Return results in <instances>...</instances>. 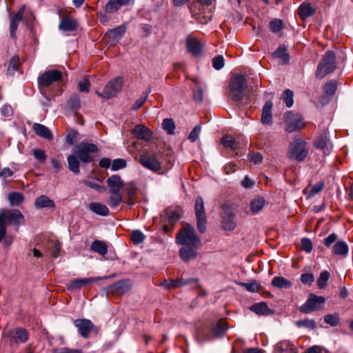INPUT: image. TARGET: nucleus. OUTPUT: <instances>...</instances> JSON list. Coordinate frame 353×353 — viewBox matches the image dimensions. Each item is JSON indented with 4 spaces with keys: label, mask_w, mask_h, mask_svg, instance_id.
Returning a JSON list of instances; mask_svg holds the SVG:
<instances>
[{
    "label": "nucleus",
    "mask_w": 353,
    "mask_h": 353,
    "mask_svg": "<svg viewBox=\"0 0 353 353\" xmlns=\"http://www.w3.org/2000/svg\"><path fill=\"white\" fill-rule=\"evenodd\" d=\"M248 87V81L242 74H234L230 80V97L232 101L237 102L243 99L244 91Z\"/></svg>",
    "instance_id": "1"
},
{
    "label": "nucleus",
    "mask_w": 353,
    "mask_h": 353,
    "mask_svg": "<svg viewBox=\"0 0 353 353\" xmlns=\"http://www.w3.org/2000/svg\"><path fill=\"white\" fill-rule=\"evenodd\" d=\"M176 241L183 246H193L199 248L201 244V240L196 235L194 228L186 223L176 235Z\"/></svg>",
    "instance_id": "2"
},
{
    "label": "nucleus",
    "mask_w": 353,
    "mask_h": 353,
    "mask_svg": "<svg viewBox=\"0 0 353 353\" xmlns=\"http://www.w3.org/2000/svg\"><path fill=\"white\" fill-rule=\"evenodd\" d=\"M336 68V56L333 51L327 50L318 64L316 77L323 79Z\"/></svg>",
    "instance_id": "3"
},
{
    "label": "nucleus",
    "mask_w": 353,
    "mask_h": 353,
    "mask_svg": "<svg viewBox=\"0 0 353 353\" xmlns=\"http://www.w3.org/2000/svg\"><path fill=\"white\" fill-rule=\"evenodd\" d=\"M307 143L301 137L296 136L290 143L288 157L298 162H302L308 154Z\"/></svg>",
    "instance_id": "4"
},
{
    "label": "nucleus",
    "mask_w": 353,
    "mask_h": 353,
    "mask_svg": "<svg viewBox=\"0 0 353 353\" xmlns=\"http://www.w3.org/2000/svg\"><path fill=\"white\" fill-rule=\"evenodd\" d=\"M98 151V148L95 144L81 141L75 146L73 152L81 162L87 163L94 161V159L91 154L97 153Z\"/></svg>",
    "instance_id": "5"
},
{
    "label": "nucleus",
    "mask_w": 353,
    "mask_h": 353,
    "mask_svg": "<svg viewBox=\"0 0 353 353\" xmlns=\"http://www.w3.org/2000/svg\"><path fill=\"white\" fill-rule=\"evenodd\" d=\"M123 85V77H117L106 84L103 89V93L97 91L96 94L101 98L110 99L116 97L119 92H121Z\"/></svg>",
    "instance_id": "6"
},
{
    "label": "nucleus",
    "mask_w": 353,
    "mask_h": 353,
    "mask_svg": "<svg viewBox=\"0 0 353 353\" xmlns=\"http://www.w3.org/2000/svg\"><path fill=\"white\" fill-rule=\"evenodd\" d=\"M0 216L2 217L3 221L6 224L14 226L16 231H18L21 225L25 222L23 214L16 209H2L0 210Z\"/></svg>",
    "instance_id": "7"
},
{
    "label": "nucleus",
    "mask_w": 353,
    "mask_h": 353,
    "mask_svg": "<svg viewBox=\"0 0 353 353\" xmlns=\"http://www.w3.org/2000/svg\"><path fill=\"white\" fill-rule=\"evenodd\" d=\"M227 323L224 321H219L212 329L210 334H203L199 332L196 339L198 343H203L205 341L212 340L214 338L221 337L225 335L228 330Z\"/></svg>",
    "instance_id": "8"
},
{
    "label": "nucleus",
    "mask_w": 353,
    "mask_h": 353,
    "mask_svg": "<svg viewBox=\"0 0 353 353\" xmlns=\"http://www.w3.org/2000/svg\"><path fill=\"white\" fill-rule=\"evenodd\" d=\"M194 212L196 219V228L200 233L206 232V214L204 208V202L201 196H198L195 201Z\"/></svg>",
    "instance_id": "9"
},
{
    "label": "nucleus",
    "mask_w": 353,
    "mask_h": 353,
    "mask_svg": "<svg viewBox=\"0 0 353 353\" xmlns=\"http://www.w3.org/2000/svg\"><path fill=\"white\" fill-rule=\"evenodd\" d=\"M284 120L287 123L285 130L288 132L292 133L300 130L305 127L303 118L299 114H294L291 111H288L284 115Z\"/></svg>",
    "instance_id": "10"
},
{
    "label": "nucleus",
    "mask_w": 353,
    "mask_h": 353,
    "mask_svg": "<svg viewBox=\"0 0 353 353\" xmlns=\"http://www.w3.org/2000/svg\"><path fill=\"white\" fill-rule=\"evenodd\" d=\"M139 163L145 168L157 172L159 174H163L161 172L162 166L161 163L158 160L157 156L154 153H144L140 156Z\"/></svg>",
    "instance_id": "11"
},
{
    "label": "nucleus",
    "mask_w": 353,
    "mask_h": 353,
    "mask_svg": "<svg viewBox=\"0 0 353 353\" xmlns=\"http://www.w3.org/2000/svg\"><path fill=\"white\" fill-rule=\"evenodd\" d=\"M325 301L323 296L311 294L305 303L301 306L300 311L305 314H309L321 309L324 305Z\"/></svg>",
    "instance_id": "12"
},
{
    "label": "nucleus",
    "mask_w": 353,
    "mask_h": 353,
    "mask_svg": "<svg viewBox=\"0 0 353 353\" xmlns=\"http://www.w3.org/2000/svg\"><path fill=\"white\" fill-rule=\"evenodd\" d=\"M62 73L58 70H50L43 72L38 78V85L39 87H49L54 82L61 80Z\"/></svg>",
    "instance_id": "13"
},
{
    "label": "nucleus",
    "mask_w": 353,
    "mask_h": 353,
    "mask_svg": "<svg viewBox=\"0 0 353 353\" xmlns=\"http://www.w3.org/2000/svg\"><path fill=\"white\" fill-rule=\"evenodd\" d=\"M222 225L225 230L232 231L236 228L235 214L229 203H224L222 207Z\"/></svg>",
    "instance_id": "14"
},
{
    "label": "nucleus",
    "mask_w": 353,
    "mask_h": 353,
    "mask_svg": "<svg viewBox=\"0 0 353 353\" xmlns=\"http://www.w3.org/2000/svg\"><path fill=\"white\" fill-rule=\"evenodd\" d=\"M8 336L10 337L11 343L19 345L28 340L29 334L25 328L17 327L10 330L8 332Z\"/></svg>",
    "instance_id": "15"
},
{
    "label": "nucleus",
    "mask_w": 353,
    "mask_h": 353,
    "mask_svg": "<svg viewBox=\"0 0 353 353\" xmlns=\"http://www.w3.org/2000/svg\"><path fill=\"white\" fill-rule=\"evenodd\" d=\"M25 9L26 6L23 5L16 13L10 15V34L12 39L16 38L17 30L19 23L23 19Z\"/></svg>",
    "instance_id": "16"
},
{
    "label": "nucleus",
    "mask_w": 353,
    "mask_h": 353,
    "mask_svg": "<svg viewBox=\"0 0 353 353\" xmlns=\"http://www.w3.org/2000/svg\"><path fill=\"white\" fill-rule=\"evenodd\" d=\"M74 324L78 329V333L84 339H88L90 332L94 328L93 323L86 319H75Z\"/></svg>",
    "instance_id": "17"
},
{
    "label": "nucleus",
    "mask_w": 353,
    "mask_h": 353,
    "mask_svg": "<svg viewBox=\"0 0 353 353\" xmlns=\"http://www.w3.org/2000/svg\"><path fill=\"white\" fill-rule=\"evenodd\" d=\"M314 147L323 151L325 155L330 154L332 148V144L328 138V133L324 132L320 135L314 142Z\"/></svg>",
    "instance_id": "18"
},
{
    "label": "nucleus",
    "mask_w": 353,
    "mask_h": 353,
    "mask_svg": "<svg viewBox=\"0 0 353 353\" xmlns=\"http://www.w3.org/2000/svg\"><path fill=\"white\" fill-rule=\"evenodd\" d=\"M127 30V23H123L113 29L109 30L105 37L108 41L114 44L119 42Z\"/></svg>",
    "instance_id": "19"
},
{
    "label": "nucleus",
    "mask_w": 353,
    "mask_h": 353,
    "mask_svg": "<svg viewBox=\"0 0 353 353\" xmlns=\"http://www.w3.org/2000/svg\"><path fill=\"white\" fill-rule=\"evenodd\" d=\"M110 193L120 192L124 185L123 181L119 174H113L106 181Z\"/></svg>",
    "instance_id": "20"
},
{
    "label": "nucleus",
    "mask_w": 353,
    "mask_h": 353,
    "mask_svg": "<svg viewBox=\"0 0 353 353\" xmlns=\"http://www.w3.org/2000/svg\"><path fill=\"white\" fill-rule=\"evenodd\" d=\"M95 278H78L70 281L66 284V288L70 291L79 290L82 287L88 285L97 281Z\"/></svg>",
    "instance_id": "21"
},
{
    "label": "nucleus",
    "mask_w": 353,
    "mask_h": 353,
    "mask_svg": "<svg viewBox=\"0 0 353 353\" xmlns=\"http://www.w3.org/2000/svg\"><path fill=\"white\" fill-rule=\"evenodd\" d=\"M134 0H108L105 6V12L108 14L117 12L122 6L129 5Z\"/></svg>",
    "instance_id": "22"
},
{
    "label": "nucleus",
    "mask_w": 353,
    "mask_h": 353,
    "mask_svg": "<svg viewBox=\"0 0 353 353\" xmlns=\"http://www.w3.org/2000/svg\"><path fill=\"white\" fill-rule=\"evenodd\" d=\"M127 192V204L129 207H132L137 203L138 188L136 183L133 181L129 182L125 185Z\"/></svg>",
    "instance_id": "23"
},
{
    "label": "nucleus",
    "mask_w": 353,
    "mask_h": 353,
    "mask_svg": "<svg viewBox=\"0 0 353 353\" xmlns=\"http://www.w3.org/2000/svg\"><path fill=\"white\" fill-rule=\"evenodd\" d=\"M110 292L115 295H122L127 293L130 289L128 281L120 280L110 286Z\"/></svg>",
    "instance_id": "24"
},
{
    "label": "nucleus",
    "mask_w": 353,
    "mask_h": 353,
    "mask_svg": "<svg viewBox=\"0 0 353 353\" xmlns=\"http://www.w3.org/2000/svg\"><path fill=\"white\" fill-rule=\"evenodd\" d=\"M132 133L138 139L149 141L152 137V132L150 129L143 125H137L132 130Z\"/></svg>",
    "instance_id": "25"
},
{
    "label": "nucleus",
    "mask_w": 353,
    "mask_h": 353,
    "mask_svg": "<svg viewBox=\"0 0 353 353\" xmlns=\"http://www.w3.org/2000/svg\"><path fill=\"white\" fill-rule=\"evenodd\" d=\"M273 103L271 101H267L263 107L261 119L262 123L265 125H271L272 123V108Z\"/></svg>",
    "instance_id": "26"
},
{
    "label": "nucleus",
    "mask_w": 353,
    "mask_h": 353,
    "mask_svg": "<svg viewBox=\"0 0 353 353\" xmlns=\"http://www.w3.org/2000/svg\"><path fill=\"white\" fill-rule=\"evenodd\" d=\"M59 28L64 32H72L77 30V22L75 19L66 17L61 20Z\"/></svg>",
    "instance_id": "27"
},
{
    "label": "nucleus",
    "mask_w": 353,
    "mask_h": 353,
    "mask_svg": "<svg viewBox=\"0 0 353 353\" xmlns=\"http://www.w3.org/2000/svg\"><path fill=\"white\" fill-rule=\"evenodd\" d=\"M193 246H183L179 250V255L182 260L185 262L196 258L197 255L196 249Z\"/></svg>",
    "instance_id": "28"
},
{
    "label": "nucleus",
    "mask_w": 353,
    "mask_h": 353,
    "mask_svg": "<svg viewBox=\"0 0 353 353\" xmlns=\"http://www.w3.org/2000/svg\"><path fill=\"white\" fill-rule=\"evenodd\" d=\"M186 46L188 52H190L193 56L198 57L201 54V44L196 39L188 38L186 41Z\"/></svg>",
    "instance_id": "29"
},
{
    "label": "nucleus",
    "mask_w": 353,
    "mask_h": 353,
    "mask_svg": "<svg viewBox=\"0 0 353 353\" xmlns=\"http://www.w3.org/2000/svg\"><path fill=\"white\" fill-rule=\"evenodd\" d=\"M32 129L38 136L43 139L52 140L53 138V135L50 130L42 124L36 123L33 125Z\"/></svg>",
    "instance_id": "30"
},
{
    "label": "nucleus",
    "mask_w": 353,
    "mask_h": 353,
    "mask_svg": "<svg viewBox=\"0 0 353 353\" xmlns=\"http://www.w3.org/2000/svg\"><path fill=\"white\" fill-rule=\"evenodd\" d=\"M315 13V8L308 3H301L298 8V14L299 17L304 20Z\"/></svg>",
    "instance_id": "31"
},
{
    "label": "nucleus",
    "mask_w": 353,
    "mask_h": 353,
    "mask_svg": "<svg viewBox=\"0 0 353 353\" xmlns=\"http://www.w3.org/2000/svg\"><path fill=\"white\" fill-rule=\"evenodd\" d=\"M250 310L259 315H269L273 312L270 310L265 302H260L253 304L250 307Z\"/></svg>",
    "instance_id": "32"
},
{
    "label": "nucleus",
    "mask_w": 353,
    "mask_h": 353,
    "mask_svg": "<svg viewBox=\"0 0 353 353\" xmlns=\"http://www.w3.org/2000/svg\"><path fill=\"white\" fill-rule=\"evenodd\" d=\"M36 208H52L55 207L54 202L46 195H41L38 197L34 202Z\"/></svg>",
    "instance_id": "33"
},
{
    "label": "nucleus",
    "mask_w": 353,
    "mask_h": 353,
    "mask_svg": "<svg viewBox=\"0 0 353 353\" xmlns=\"http://www.w3.org/2000/svg\"><path fill=\"white\" fill-rule=\"evenodd\" d=\"M88 208L92 212L98 215L107 216L109 214L108 207L100 203L92 202L89 204Z\"/></svg>",
    "instance_id": "34"
},
{
    "label": "nucleus",
    "mask_w": 353,
    "mask_h": 353,
    "mask_svg": "<svg viewBox=\"0 0 353 353\" xmlns=\"http://www.w3.org/2000/svg\"><path fill=\"white\" fill-rule=\"evenodd\" d=\"M349 251L348 246L345 241H339L332 247V253L335 255L345 256Z\"/></svg>",
    "instance_id": "35"
},
{
    "label": "nucleus",
    "mask_w": 353,
    "mask_h": 353,
    "mask_svg": "<svg viewBox=\"0 0 353 353\" xmlns=\"http://www.w3.org/2000/svg\"><path fill=\"white\" fill-rule=\"evenodd\" d=\"M280 353H297L296 348L289 341H283L276 345Z\"/></svg>",
    "instance_id": "36"
},
{
    "label": "nucleus",
    "mask_w": 353,
    "mask_h": 353,
    "mask_svg": "<svg viewBox=\"0 0 353 353\" xmlns=\"http://www.w3.org/2000/svg\"><path fill=\"white\" fill-rule=\"evenodd\" d=\"M272 285L279 289H289L292 287V283L283 276H275L272 280Z\"/></svg>",
    "instance_id": "37"
},
{
    "label": "nucleus",
    "mask_w": 353,
    "mask_h": 353,
    "mask_svg": "<svg viewBox=\"0 0 353 353\" xmlns=\"http://www.w3.org/2000/svg\"><path fill=\"white\" fill-rule=\"evenodd\" d=\"M288 48L285 45H281L276 50L272 53L274 58L281 59L283 63H288L290 61V55L287 52Z\"/></svg>",
    "instance_id": "38"
},
{
    "label": "nucleus",
    "mask_w": 353,
    "mask_h": 353,
    "mask_svg": "<svg viewBox=\"0 0 353 353\" xmlns=\"http://www.w3.org/2000/svg\"><path fill=\"white\" fill-rule=\"evenodd\" d=\"M265 201L263 197L258 196L253 199L250 202V210L253 214L260 212L264 207Z\"/></svg>",
    "instance_id": "39"
},
{
    "label": "nucleus",
    "mask_w": 353,
    "mask_h": 353,
    "mask_svg": "<svg viewBox=\"0 0 353 353\" xmlns=\"http://www.w3.org/2000/svg\"><path fill=\"white\" fill-rule=\"evenodd\" d=\"M91 250L104 256L108 252V245L102 241L95 240L92 243Z\"/></svg>",
    "instance_id": "40"
},
{
    "label": "nucleus",
    "mask_w": 353,
    "mask_h": 353,
    "mask_svg": "<svg viewBox=\"0 0 353 353\" xmlns=\"http://www.w3.org/2000/svg\"><path fill=\"white\" fill-rule=\"evenodd\" d=\"M8 199L11 206H19L23 202L24 197L20 192H12L8 194Z\"/></svg>",
    "instance_id": "41"
},
{
    "label": "nucleus",
    "mask_w": 353,
    "mask_h": 353,
    "mask_svg": "<svg viewBox=\"0 0 353 353\" xmlns=\"http://www.w3.org/2000/svg\"><path fill=\"white\" fill-rule=\"evenodd\" d=\"M68 168L74 174H77L79 173V161L77 155L70 154L67 158Z\"/></svg>",
    "instance_id": "42"
},
{
    "label": "nucleus",
    "mask_w": 353,
    "mask_h": 353,
    "mask_svg": "<svg viewBox=\"0 0 353 353\" xmlns=\"http://www.w3.org/2000/svg\"><path fill=\"white\" fill-rule=\"evenodd\" d=\"M165 221L168 224L170 225L171 226H173L179 220V213L174 210L167 209L165 211Z\"/></svg>",
    "instance_id": "43"
},
{
    "label": "nucleus",
    "mask_w": 353,
    "mask_h": 353,
    "mask_svg": "<svg viewBox=\"0 0 353 353\" xmlns=\"http://www.w3.org/2000/svg\"><path fill=\"white\" fill-rule=\"evenodd\" d=\"M222 145L227 148L236 150L239 148L238 144L234 139L230 135H225L221 139Z\"/></svg>",
    "instance_id": "44"
},
{
    "label": "nucleus",
    "mask_w": 353,
    "mask_h": 353,
    "mask_svg": "<svg viewBox=\"0 0 353 353\" xmlns=\"http://www.w3.org/2000/svg\"><path fill=\"white\" fill-rule=\"evenodd\" d=\"M337 88V83L335 80H330L327 82L323 88L324 94L328 97H332L336 91Z\"/></svg>",
    "instance_id": "45"
},
{
    "label": "nucleus",
    "mask_w": 353,
    "mask_h": 353,
    "mask_svg": "<svg viewBox=\"0 0 353 353\" xmlns=\"http://www.w3.org/2000/svg\"><path fill=\"white\" fill-rule=\"evenodd\" d=\"M123 202L120 192L110 193L109 205L112 208H115Z\"/></svg>",
    "instance_id": "46"
},
{
    "label": "nucleus",
    "mask_w": 353,
    "mask_h": 353,
    "mask_svg": "<svg viewBox=\"0 0 353 353\" xmlns=\"http://www.w3.org/2000/svg\"><path fill=\"white\" fill-rule=\"evenodd\" d=\"M163 128L168 132L169 134H174L175 130V123L172 119L167 118L163 120L162 123Z\"/></svg>",
    "instance_id": "47"
},
{
    "label": "nucleus",
    "mask_w": 353,
    "mask_h": 353,
    "mask_svg": "<svg viewBox=\"0 0 353 353\" xmlns=\"http://www.w3.org/2000/svg\"><path fill=\"white\" fill-rule=\"evenodd\" d=\"M151 92V88H149L143 94V95L138 99L136 100L133 105L132 106V110H137L139 108H140L144 103L146 101V100L148 98V95Z\"/></svg>",
    "instance_id": "48"
},
{
    "label": "nucleus",
    "mask_w": 353,
    "mask_h": 353,
    "mask_svg": "<svg viewBox=\"0 0 353 353\" xmlns=\"http://www.w3.org/2000/svg\"><path fill=\"white\" fill-rule=\"evenodd\" d=\"M239 284L250 292H259L261 288L260 284L255 280L250 283H240Z\"/></svg>",
    "instance_id": "49"
},
{
    "label": "nucleus",
    "mask_w": 353,
    "mask_h": 353,
    "mask_svg": "<svg viewBox=\"0 0 353 353\" xmlns=\"http://www.w3.org/2000/svg\"><path fill=\"white\" fill-rule=\"evenodd\" d=\"M329 272L325 270L321 273L319 278L317 279V285L319 289L325 288L327 285V281L330 278Z\"/></svg>",
    "instance_id": "50"
},
{
    "label": "nucleus",
    "mask_w": 353,
    "mask_h": 353,
    "mask_svg": "<svg viewBox=\"0 0 353 353\" xmlns=\"http://www.w3.org/2000/svg\"><path fill=\"white\" fill-rule=\"evenodd\" d=\"M293 96V92L290 89H286L283 93L282 98L288 108L292 107L294 103Z\"/></svg>",
    "instance_id": "51"
},
{
    "label": "nucleus",
    "mask_w": 353,
    "mask_h": 353,
    "mask_svg": "<svg viewBox=\"0 0 353 353\" xmlns=\"http://www.w3.org/2000/svg\"><path fill=\"white\" fill-rule=\"evenodd\" d=\"M19 66V58L17 56H14L10 61L8 68V73L10 74H13L14 72L18 70Z\"/></svg>",
    "instance_id": "52"
},
{
    "label": "nucleus",
    "mask_w": 353,
    "mask_h": 353,
    "mask_svg": "<svg viewBox=\"0 0 353 353\" xmlns=\"http://www.w3.org/2000/svg\"><path fill=\"white\" fill-rule=\"evenodd\" d=\"M144 239L145 235L142 232L138 230L132 231L131 234V240L134 244H140L143 242Z\"/></svg>",
    "instance_id": "53"
},
{
    "label": "nucleus",
    "mask_w": 353,
    "mask_h": 353,
    "mask_svg": "<svg viewBox=\"0 0 353 353\" xmlns=\"http://www.w3.org/2000/svg\"><path fill=\"white\" fill-rule=\"evenodd\" d=\"M127 162L123 159H116L113 160L111 165V170L112 171H117L120 169L126 168Z\"/></svg>",
    "instance_id": "54"
},
{
    "label": "nucleus",
    "mask_w": 353,
    "mask_h": 353,
    "mask_svg": "<svg viewBox=\"0 0 353 353\" xmlns=\"http://www.w3.org/2000/svg\"><path fill=\"white\" fill-rule=\"evenodd\" d=\"M296 325L298 327H305L310 328L312 330H314L316 327V323L313 319H305L301 321H298L296 322Z\"/></svg>",
    "instance_id": "55"
},
{
    "label": "nucleus",
    "mask_w": 353,
    "mask_h": 353,
    "mask_svg": "<svg viewBox=\"0 0 353 353\" xmlns=\"http://www.w3.org/2000/svg\"><path fill=\"white\" fill-rule=\"evenodd\" d=\"M324 321L331 326H336L339 323L338 314H327L324 316Z\"/></svg>",
    "instance_id": "56"
},
{
    "label": "nucleus",
    "mask_w": 353,
    "mask_h": 353,
    "mask_svg": "<svg viewBox=\"0 0 353 353\" xmlns=\"http://www.w3.org/2000/svg\"><path fill=\"white\" fill-rule=\"evenodd\" d=\"M283 28V21L281 19H274L270 22V28L273 32H279Z\"/></svg>",
    "instance_id": "57"
},
{
    "label": "nucleus",
    "mask_w": 353,
    "mask_h": 353,
    "mask_svg": "<svg viewBox=\"0 0 353 353\" xmlns=\"http://www.w3.org/2000/svg\"><path fill=\"white\" fill-rule=\"evenodd\" d=\"M161 285L167 289H175L179 287V280L168 279L163 281Z\"/></svg>",
    "instance_id": "58"
},
{
    "label": "nucleus",
    "mask_w": 353,
    "mask_h": 353,
    "mask_svg": "<svg viewBox=\"0 0 353 353\" xmlns=\"http://www.w3.org/2000/svg\"><path fill=\"white\" fill-rule=\"evenodd\" d=\"M68 104L70 108L78 110L81 106L79 97L77 94L72 95L70 98Z\"/></svg>",
    "instance_id": "59"
},
{
    "label": "nucleus",
    "mask_w": 353,
    "mask_h": 353,
    "mask_svg": "<svg viewBox=\"0 0 353 353\" xmlns=\"http://www.w3.org/2000/svg\"><path fill=\"white\" fill-rule=\"evenodd\" d=\"M212 66L215 70H221L224 66V59L222 55L216 56L212 59Z\"/></svg>",
    "instance_id": "60"
},
{
    "label": "nucleus",
    "mask_w": 353,
    "mask_h": 353,
    "mask_svg": "<svg viewBox=\"0 0 353 353\" xmlns=\"http://www.w3.org/2000/svg\"><path fill=\"white\" fill-rule=\"evenodd\" d=\"M248 160L254 164H258L262 162L263 156L259 152H250L248 155Z\"/></svg>",
    "instance_id": "61"
},
{
    "label": "nucleus",
    "mask_w": 353,
    "mask_h": 353,
    "mask_svg": "<svg viewBox=\"0 0 353 353\" xmlns=\"http://www.w3.org/2000/svg\"><path fill=\"white\" fill-rule=\"evenodd\" d=\"M201 125H197L190 132V133L188 136V139L192 143L195 142L198 139L199 134L201 132Z\"/></svg>",
    "instance_id": "62"
},
{
    "label": "nucleus",
    "mask_w": 353,
    "mask_h": 353,
    "mask_svg": "<svg viewBox=\"0 0 353 353\" xmlns=\"http://www.w3.org/2000/svg\"><path fill=\"white\" fill-rule=\"evenodd\" d=\"M300 280L302 283L311 285L314 281V276L312 273H305L301 274Z\"/></svg>",
    "instance_id": "63"
},
{
    "label": "nucleus",
    "mask_w": 353,
    "mask_h": 353,
    "mask_svg": "<svg viewBox=\"0 0 353 353\" xmlns=\"http://www.w3.org/2000/svg\"><path fill=\"white\" fill-rule=\"evenodd\" d=\"M52 353H83L79 349H70L68 347H61L53 350Z\"/></svg>",
    "instance_id": "64"
}]
</instances>
